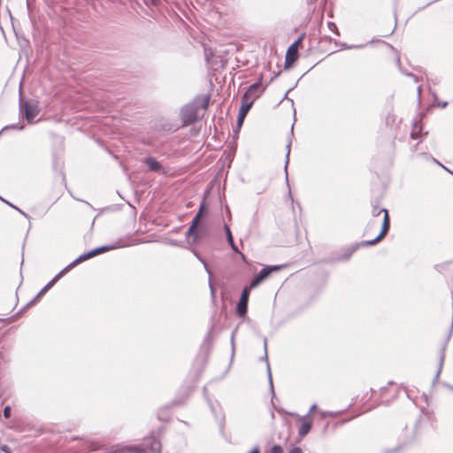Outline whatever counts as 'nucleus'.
Returning <instances> with one entry per match:
<instances>
[{"label": "nucleus", "instance_id": "nucleus-1", "mask_svg": "<svg viewBox=\"0 0 453 453\" xmlns=\"http://www.w3.org/2000/svg\"><path fill=\"white\" fill-rule=\"evenodd\" d=\"M210 102L209 96L196 99L194 102L185 105L181 110V119L184 125L195 123L198 119V110L207 109Z\"/></svg>", "mask_w": 453, "mask_h": 453}, {"label": "nucleus", "instance_id": "nucleus-2", "mask_svg": "<svg viewBox=\"0 0 453 453\" xmlns=\"http://www.w3.org/2000/svg\"><path fill=\"white\" fill-rule=\"evenodd\" d=\"M382 212H383L384 216H383L382 228H381L380 234L373 240L366 241V242H363L364 246H372V245L378 243L388 234L389 226H390L389 216H388V211L384 208H379L378 206H374L372 211V214L373 217H378Z\"/></svg>", "mask_w": 453, "mask_h": 453}, {"label": "nucleus", "instance_id": "nucleus-3", "mask_svg": "<svg viewBox=\"0 0 453 453\" xmlns=\"http://www.w3.org/2000/svg\"><path fill=\"white\" fill-rule=\"evenodd\" d=\"M39 106L36 101H20V112L25 115L28 123H33L35 117L39 114Z\"/></svg>", "mask_w": 453, "mask_h": 453}, {"label": "nucleus", "instance_id": "nucleus-4", "mask_svg": "<svg viewBox=\"0 0 453 453\" xmlns=\"http://www.w3.org/2000/svg\"><path fill=\"white\" fill-rule=\"evenodd\" d=\"M264 90L265 87H263L260 80L249 87L247 91L242 96V101L247 103L251 102L250 104L252 106L254 102L263 94Z\"/></svg>", "mask_w": 453, "mask_h": 453}, {"label": "nucleus", "instance_id": "nucleus-5", "mask_svg": "<svg viewBox=\"0 0 453 453\" xmlns=\"http://www.w3.org/2000/svg\"><path fill=\"white\" fill-rule=\"evenodd\" d=\"M281 265H269L264 267L257 274H256L250 284V288H257L263 280H265L273 272L279 271Z\"/></svg>", "mask_w": 453, "mask_h": 453}, {"label": "nucleus", "instance_id": "nucleus-6", "mask_svg": "<svg viewBox=\"0 0 453 453\" xmlns=\"http://www.w3.org/2000/svg\"><path fill=\"white\" fill-rule=\"evenodd\" d=\"M303 38V35L299 36V38L288 47L285 57L286 67H288L291 65H293L295 61L297 59L298 47L301 44Z\"/></svg>", "mask_w": 453, "mask_h": 453}, {"label": "nucleus", "instance_id": "nucleus-7", "mask_svg": "<svg viewBox=\"0 0 453 453\" xmlns=\"http://www.w3.org/2000/svg\"><path fill=\"white\" fill-rule=\"evenodd\" d=\"M62 275V273H59L58 275H56L46 286H44L42 290L35 296L29 303L26 304V306L21 309L19 311H23L24 309L31 308L32 304L36 303L39 298L43 296L59 279V277Z\"/></svg>", "mask_w": 453, "mask_h": 453}, {"label": "nucleus", "instance_id": "nucleus-8", "mask_svg": "<svg viewBox=\"0 0 453 453\" xmlns=\"http://www.w3.org/2000/svg\"><path fill=\"white\" fill-rule=\"evenodd\" d=\"M115 247L114 246H102V247H99V248H96L86 254H83L81 256H80L76 260H74L73 262V264H78L80 262H82L88 258H90L96 255H98V254H101L102 252H104V251H108V250H111L112 249H114Z\"/></svg>", "mask_w": 453, "mask_h": 453}, {"label": "nucleus", "instance_id": "nucleus-9", "mask_svg": "<svg viewBox=\"0 0 453 453\" xmlns=\"http://www.w3.org/2000/svg\"><path fill=\"white\" fill-rule=\"evenodd\" d=\"M144 164L147 165L150 172L158 173H165V171L161 165L155 157H148L143 160Z\"/></svg>", "mask_w": 453, "mask_h": 453}, {"label": "nucleus", "instance_id": "nucleus-10", "mask_svg": "<svg viewBox=\"0 0 453 453\" xmlns=\"http://www.w3.org/2000/svg\"><path fill=\"white\" fill-rule=\"evenodd\" d=\"M140 447L143 449L142 453H160L161 443L155 438H151L143 446Z\"/></svg>", "mask_w": 453, "mask_h": 453}, {"label": "nucleus", "instance_id": "nucleus-11", "mask_svg": "<svg viewBox=\"0 0 453 453\" xmlns=\"http://www.w3.org/2000/svg\"><path fill=\"white\" fill-rule=\"evenodd\" d=\"M250 287H246L242 292V295H241V297L239 299V302L237 303V306H236V311H247V308H248V300H249V296H250Z\"/></svg>", "mask_w": 453, "mask_h": 453}, {"label": "nucleus", "instance_id": "nucleus-12", "mask_svg": "<svg viewBox=\"0 0 453 453\" xmlns=\"http://www.w3.org/2000/svg\"><path fill=\"white\" fill-rule=\"evenodd\" d=\"M302 424L298 430V434L301 437H304L310 432L311 428V422L310 420V414H306L300 418Z\"/></svg>", "mask_w": 453, "mask_h": 453}, {"label": "nucleus", "instance_id": "nucleus-13", "mask_svg": "<svg viewBox=\"0 0 453 453\" xmlns=\"http://www.w3.org/2000/svg\"><path fill=\"white\" fill-rule=\"evenodd\" d=\"M250 103L251 102L247 103V102L242 101V105L239 110L238 119H237L239 126H241L242 124L244 118L246 117L250 109L252 107Z\"/></svg>", "mask_w": 453, "mask_h": 453}, {"label": "nucleus", "instance_id": "nucleus-14", "mask_svg": "<svg viewBox=\"0 0 453 453\" xmlns=\"http://www.w3.org/2000/svg\"><path fill=\"white\" fill-rule=\"evenodd\" d=\"M264 349H265V357L263 358L265 359V361H266L267 375H268V379H269V383H270L272 392H273V394H274L271 369H270V365H269L268 359H267V340L266 339L264 340Z\"/></svg>", "mask_w": 453, "mask_h": 453}, {"label": "nucleus", "instance_id": "nucleus-15", "mask_svg": "<svg viewBox=\"0 0 453 453\" xmlns=\"http://www.w3.org/2000/svg\"><path fill=\"white\" fill-rule=\"evenodd\" d=\"M225 231H226V240H227V242L229 243L231 249L236 252V253H240V250H238L237 246L235 245L234 242V239H233V235H232V233H231V230L229 228V226L227 225H225Z\"/></svg>", "mask_w": 453, "mask_h": 453}, {"label": "nucleus", "instance_id": "nucleus-16", "mask_svg": "<svg viewBox=\"0 0 453 453\" xmlns=\"http://www.w3.org/2000/svg\"><path fill=\"white\" fill-rule=\"evenodd\" d=\"M198 259L203 264V266L205 268V271L207 272V273L209 274L210 276V279H209V286H210V288H211V294L213 295L214 294V287L212 285V281H211V269L209 268L207 263L204 261L203 258H202L201 257L197 256Z\"/></svg>", "mask_w": 453, "mask_h": 453}, {"label": "nucleus", "instance_id": "nucleus-17", "mask_svg": "<svg viewBox=\"0 0 453 453\" xmlns=\"http://www.w3.org/2000/svg\"><path fill=\"white\" fill-rule=\"evenodd\" d=\"M204 206L203 204H202L200 206V209H199V211L196 213V215L194 217L193 220H192V223H191V226H194L196 227H197V225L199 223V220H200V218L202 216V211L203 210Z\"/></svg>", "mask_w": 453, "mask_h": 453}, {"label": "nucleus", "instance_id": "nucleus-18", "mask_svg": "<svg viewBox=\"0 0 453 453\" xmlns=\"http://www.w3.org/2000/svg\"><path fill=\"white\" fill-rule=\"evenodd\" d=\"M444 350H445V347H443L442 351H441V356H440L439 369L437 371L435 379H438V377L440 375V372L441 371L442 365H443V362H444V358H445Z\"/></svg>", "mask_w": 453, "mask_h": 453}, {"label": "nucleus", "instance_id": "nucleus-19", "mask_svg": "<svg viewBox=\"0 0 453 453\" xmlns=\"http://www.w3.org/2000/svg\"><path fill=\"white\" fill-rule=\"evenodd\" d=\"M319 415L322 417V418H326V417H331V418H335L337 416V413L335 412H331V411H319Z\"/></svg>", "mask_w": 453, "mask_h": 453}, {"label": "nucleus", "instance_id": "nucleus-20", "mask_svg": "<svg viewBox=\"0 0 453 453\" xmlns=\"http://www.w3.org/2000/svg\"><path fill=\"white\" fill-rule=\"evenodd\" d=\"M420 130L421 127H419L418 124H415L411 134V137L415 139Z\"/></svg>", "mask_w": 453, "mask_h": 453}, {"label": "nucleus", "instance_id": "nucleus-21", "mask_svg": "<svg viewBox=\"0 0 453 453\" xmlns=\"http://www.w3.org/2000/svg\"><path fill=\"white\" fill-rule=\"evenodd\" d=\"M187 235H194L195 239L197 238V235H196V227L194 226H191L188 227V231H187Z\"/></svg>", "mask_w": 453, "mask_h": 453}, {"label": "nucleus", "instance_id": "nucleus-22", "mask_svg": "<svg viewBox=\"0 0 453 453\" xmlns=\"http://www.w3.org/2000/svg\"><path fill=\"white\" fill-rule=\"evenodd\" d=\"M452 332H453V313H452V317H451L449 329V332L446 336V342H449V340L450 339Z\"/></svg>", "mask_w": 453, "mask_h": 453}, {"label": "nucleus", "instance_id": "nucleus-23", "mask_svg": "<svg viewBox=\"0 0 453 453\" xmlns=\"http://www.w3.org/2000/svg\"><path fill=\"white\" fill-rule=\"evenodd\" d=\"M86 443L88 444V446L92 450H95V449H98V446H97V443H96V442H94V441H86Z\"/></svg>", "mask_w": 453, "mask_h": 453}, {"label": "nucleus", "instance_id": "nucleus-24", "mask_svg": "<svg viewBox=\"0 0 453 453\" xmlns=\"http://www.w3.org/2000/svg\"><path fill=\"white\" fill-rule=\"evenodd\" d=\"M11 407L10 406H6L4 409V416L5 418H9L11 417Z\"/></svg>", "mask_w": 453, "mask_h": 453}, {"label": "nucleus", "instance_id": "nucleus-25", "mask_svg": "<svg viewBox=\"0 0 453 453\" xmlns=\"http://www.w3.org/2000/svg\"><path fill=\"white\" fill-rule=\"evenodd\" d=\"M283 449L280 445H274L272 448V453H282Z\"/></svg>", "mask_w": 453, "mask_h": 453}, {"label": "nucleus", "instance_id": "nucleus-26", "mask_svg": "<svg viewBox=\"0 0 453 453\" xmlns=\"http://www.w3.org/2000/svg\"><path fill=\"white\" fill-rule=\"evenodd\" d=\"M0 199H1L2 201H4V203H6L7 204H9L10 206H12V208H14V209H16L17 211H19L22 215H24V216H26V217L27 216L24 211H22L20 209L17 208L16 206H14V205H13V204H12L11 203H9V202L5 201L4 199H3V198H1V197H0Z\"/></svg>", "mask_w": 453, "mask_h": 453}, {"label": "nucleus", "instance_id": "nucleus-27", "mask_svg": "<svg viewBox=\"0 0 453 453\" xmlns=\"http://www.w3.org/2000/svg\"><path fill=\"white\" fill-rule=\"evenodd\" d=\"M287 149H288V152H287V156H286V165H285V170H287V165L288 164V157H289V153H290V143H288L287 145Z\"/></svg>", "mask_w": 453, "mask_h": 453}, {"label": "nucleus", "instance_id": "nucleus-28", "mask_svg": "<svg viewBox=\"0 0 453 453\" xmlns=\"http://www.w3.org/2000/svg\"><path fill=\"white\" fill-rule=\"evenodd\" d=\"M289 453H303V450L298 447H295L290 449Z\"/></svg>", "mask_w": 453, "mask_h": 453}, {"label": "nucleus", "instance_id": "nucleus-29", "mask_svg": "<svg viewBox=\"0 0 453 453\" xmlns=\"http://www.w3.org/2000/svg\"><path fill=\"white\" fill-rule=\"evenodd\" d=\"M317 409V405L316 404H312L310 408V411H309V413L308 414H311L312 411H314L315 410Z\"/></svg>", "mask_w": 453, "mask_h": 453}, {"label": "nucleus", "instance_id": "nucleus-30", "mask_svg": "<svg viewBox=\"0 0 453 453\" xmlns=\"http://www.w3.org/2000/svg\"><path fill=\"white\" fill-rule=\"evenodd\" d=\"M328 27L331 30H334V29H336V26L335 24L332 23V22H329L328 23Z\"/></svg>", "mask_w": 453, "mask_h": 453}, {"label": "nucleus", "instance_id": "nucleus-31", "mask_svg": "<svg viewBox=\"0 0 453 453\" xmlns=\"http://www.w3.org/2000/svg\"><path fill=\"white\" fill-rule=\"evenodd\" d=\"M152 1V4L156 6L159 5L160 4V0H151Z\"/></svg>", "mask_w": 453, "mask_h": 453}, {"label": "nucleus", "instance_id": "nucleus-32", "mask_svg": "<svg viewBox=\"0 0 453 453\" xmlns=\"http://www.w3.org/2000/svg\"><path fill=\"white\" fill-rule=\"evenodd\" d=\"M409 75L414 79L415 82H418V78L416 75H414V74H409Z\"/></svg>", "mask_w": 453, "mask_h": 453}, {"label": "nucleus", "instance_id": "nucleus-33", "mask_svg": "<svg viewBox=\"0 0 453 453\" xmlns=\"http://www.w3.org/2000/svg\"><path fill=\"white\" fill-rule=\"evenodd\" d=\"M250 453H259V449L258 448H255L254 449H252L250 451Z\"/></svg>", "mask_w": 453, "mask_h": 453}, {"label": "nucleus", "instance_id": "nucleus-34", "mask_svg": "<svg viewBox=\"0 0 453 453\" xmlns=\"http://www.w3.org/2000/svg\"><path fill=\"white\" fill-rule=\"evenodd\" d=\"M74 265V264H73V263H72L70 265H67V267H66V268H65V269L61 272V273H62V274H63V273H65L68 268H70V266H71V265Z\"/></svg>", "mask_w": 453, "mask_h": 453}, {"label": "nucleus", "instance_id": "nucleus-35", "mask_svg": "<svg viewBox=\"0 0 453 453\" xmlns=\"http://www.w3.org/2000/svg\"><path fill=\"white\" fill-rule=\"evenodd\" d=\"M447 104H448V103H447V102H443V103L440 104V105H441L442 108L446 107V106H447Z\"/></svg>", "mask_w": 453, "mask_h": 453}, {"label": "nucleus", "instance_id": "nucleus-36", "mask_svg": "<svg viewBox=\"0 0 453 453\" xmlns=\"http://www.w3.org/2000/svg\"><path fill=\"white\" fill-rule=\"evenodd\" d=\"M2 449H3L4 452H7V453L9 452V450H8V447H7V446H4V447L2 448Z\"/></svg>", "mask_w": 453, "mask_h": 453}, {"label": "nucleus", "instance_id": "nucleus-37", "mask_svg": "<svg viewBox=\"0 0 453 453\" xmlns=\"http://www.w3.org/2000/svg\"><path fill=\"white\" fill-rule=\"evenodd\" d=\"M353 251H354V250H352L349 253V255L346 257V259H348V258L349 257V256H351V254L353 253Z\"/></svg>", "mask_w": 453, "mask_h": 453}, {"label": "nucleus", "instance_id": "nucleus-38", "mask_svg": "<svg viewBox=\"0 0 453 453\" xmlns=\"http://www.w3.org/2000/svg\"><path fill=\"white\" fill-rule=\"evenodd\" d=\"M234 333H235V331H234V332H233V334H232V343H233V344H234Z\"/></svg>", "mask_w": 453, "mask_h": 453}, {"label": "nucleus", "instance_id": "nucleus-39", "mask_svg": "<svg viewBox=\"0 0 453 453\" xmlns=\"http://www.w3.org/2000/svg\"><path fill=\"white\" fill-rule=\"evenodd\" d=\"M239 254L241 255L242 259L245 260V256L242 253H241V252Z\"/></svg>", "mask_w": 453, "mask_h": 453}, {"label": "nucleus", "instance_id": "nucleus-40", "mask_svg": "<svg viewBox=\"0 0 453 453\" xmlns=\"http://www.w3.org/2000/svg\"><path fill=\"white\" fill-rule=\"evenodd\" d=\"M418 95H420V93H421V88L420 87H418Z\"/></svg>", "mask_w": 453, "mask_h": 453}, {"label": "nucleus", "instance_id": "nucleus-41", "mask_svg": "<svg viewBox=\"0 0 453 453\" xmlns=\"http://www.w3.org/2000/svg\"><path fill=\"white\" fill-rule=\"evenodd\" d=\"M238 314H239L241 317H244V315H245L246 313L241 312V313H238Z\"/></svg>", "mask_w": 453, "mask_h": 453}, {"label": "nucleus", "instance_id": "nucleus-42", "mask_svg": "<svg viewBox=\"0 0 453 453\" xmlns=\"http://www.w3.org/2000/svg\"><path fill=\"white\" fill-rule=\"evenodd\" d=\"M443 169H444V170H447V172H449V169H447V167H446V166H443Z\"/></svg>", "mask_w": 453, "mask_h": 453}, {"label": "nucleus", "instance_id": "nucleus-43", "mask_svg": "<svg viewBox=\"0 0 453 453\" xmlns=\"http://www.w3.org/2000/svg\"><path fill=\"white\" fill-rule=\"evenodd\" d=\"M443 169H444V170H447V172H449V169H447V167H446V166H443Z\"/></svg>", "mask_w": 453, "mask_h": 453}, {"label": "nucleus", "instance_id": "nucleus-44", "mask_svg": "<svg viewBox=\"0 0 453 453\" xmlns=\"http://www.w3.org/2000/svg\"><path fill=\"white\" fill-rule=\"evenodd\" d=\"M443 169H444V170H447V172H449V169H447V167H446V166H443Z\"/></svg>", "mask_w": 453, "mask_h": 453}, {"label": "nucleus", "instance_id": "nucleus-45", "mask_svg": "<svg viewBox=\"0 0 453 453\" xmlns=\"http://www.w3.org/2000/svg\"><path fill=\"white\" fill-rule=\"evenodd\" d=\"M111 2H116L117 0H111Z\"/></svg>", "mask_w": 453, "mask_h": 453}, {"label": "nucleus", "instance_id": "nucleus-46", "mask_svg": "<svg viewBox=\"0 0 453 453\" xmlns=\"http://www.w3.org/2000/svg\"><path fill=\"white\" fill-rule=\"evenodd\" d=\"M4 319H0V321H3Z\"/></svg>", "mask_w": 453, "mask_h": 453}]
</instances>
